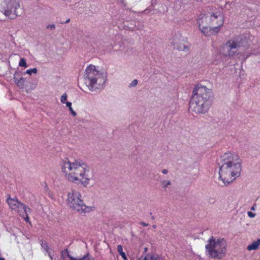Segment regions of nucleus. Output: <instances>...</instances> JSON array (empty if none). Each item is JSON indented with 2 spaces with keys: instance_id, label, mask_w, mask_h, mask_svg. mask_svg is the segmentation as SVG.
Returning a JSON list of instances; mask_svg holds the SVG:
<instances>
[{
  "instance_id": "2",
  "label": "nucleus",
  "mask_w": 260,
  "mask_h": 260,
  "mask_svg": "<svg viewBox=\"0 0 260 260\" xmlns=\"http://www.w3.org/2000/svg\"><path fill=\"white\" fill-rule=\"evenodd\" d=\"M219 178L224 185L232 182L240 175L241 163L238 156L230 152L225 153L220 158Z\"/></svg>"
},
{
  "instance_id": "31",
  "label": "nucleus",
  "mask_w": 260,
  "mask_h": 260,
  "mask_svg": "<svg viewBox=\"0 0 260 260\" xmlns=\"http://www.w3.org/2000/svg\"><path fill=\"white\" fill-rule=\"evenodd\" d=\"M66 106H67V107H69V108H70V107H72V103H71V102H67L66 103Z\"/></svg>"
},
{
  "instance_id": "26",
  "label": "nucleus",
  "mask_w": 260,
  "mask_h": 260,
  "mask_svg": "<svg viewBox=\"0 0 260 260\" xmlns=\"http://www.w3.org/2000/svg\"><path fill=\"white\" fill-rule=\"evenodd\" d=\"M137 84H138V80H137V79H135V80H134L131 82V86H136Z\"/></svg>"
},
{
  "instance_id": "16",
  "label": "nucleus",
  "mask_w": 260,
  "mask_h": 260,
  "mask_svg": "<svg viewBox=\"0 0 260 260\" xmlns=\"http://www.w3.org/2000/svg\"><path fill=\"white\" fill-rule=\"evenodd\" d=\"M61 257L62 260H78L71 256L67 249H65L61 252Z\"/></svg>"
},
{
  "instance_id": "10",
  "label": "nucleus",
  "mask_w": 260,
  "mask_h": 260,
  "mask_svg": "<svg viewBox=\"0 0 260 260\" xmlns=\"http://www.w3.org/2000/svg\"><path fill=\"white\" fill-rule=\"evenodd\" d=\"M208 19L204 14H201L197 21L200 30L205 35H207L209 34V30L211 29L209 28L210 24Z\"/></svg>"
},
{
  "instance_id": "22",
  "label": "nucleus",
  "mask_w": 260,
  "mask_h": 260,
  "mask_svg": "<svg viewBox=\"0 0 260 260\" xmlns=\"http://www.w3.org/2000/svg\"><path fill=\"white\" fill-rule=\"evenodd\" d=\"M78 260H95V259L89 255L88 254L84 255L83 257L78 259Z\"/></svg>"
},
{
  "instance_id": "28",
  "label": "nucleus",
  "mask_w": 260,
  "mask_h": 260,
  "mask_svg": "<svg viewBox=\"0 0 260 260\" xmlns=\"http://www.w3.org/2000/svg\"><path fill=\"white\" fill-rule=\"evenodd\" d=\"M55 27V26L54 24H49L46 26L47 28H51V29H54Z\"/></svg>"
},
{
  "instance_id": "29",
  "label": "nucleus",
  "mask_w": 260,
  "mask_h": 260,
  "mask_svg": "<svg viewBox=\"0 0 260 260\" xmlns=\"http://www.w3.org/2000/svg\"><path fill=\"white\" fill-rule=\"evenodd\" d=\"M69 110H70L72 115H73L74 116H76V113L73 110L72 107L69 108Z\"/></svg>"
},
{
  "instance_id": "13",
  "label": "nucleus",
  "mask_w": 260,
  "mask_h": 260,
  "mask_svg": "<svg viewBox=\"0 0 260 260\" xmlns=\"http://www.w3.org/2000/svg\"><path fill=\"white\" fill-rule=\"evenodd\" d=\"M137 260H166L165 258L155 253H148L145 256H142Z\"/></svg>"
},
{
  "instance_id": "27",
  "label": "nucleus",
  "mask_w": 260,
  "mask_h": 260,
  "mask_svg": "<svg viewBox=\"0 0 260 260\" xmlns=\"http://www.w3.org/2000/svg\"><path fill=\"white\" fill-rule=\"evenodd\" d=\"M247 214L249 217L251 218L254 217L255 216V214L251 212H248Z\"/></svg>"
},
{
  "instance_id": "18",
  "label": "nucleus",
  "mask_w": 260,
  "mask_h": 260,
  "mask_svg": "<svg viewBox=\"0 0 260 260\" xmlns=\"http://www.w3.org/2000/svg\"><path fill=\"white\" fill-rule=\"evenodd\" d=\"M213 27H209L211 29L209 30V34L207 35H214L218 32L220 30V27L219 25H213Z\"/></svg>"
},
{
  "instance_id": "3",
  "label": "nucleus",
  "mask_w": 260,
  "mask_h": 260,
  "mask_svg": "<svg viewBox=\"0 0 260 260\" xmlns=\"http://www.w3.org/2000/svg\"><path fill=\"white\" fill-rule=\"evenodd\" d=\"M213 93L210 89L202 85L197 86L193 89L189 103V110L197 114L206 113L211 105Z\"/></svg>"
},
{
  "instance_id": "17",
  "label": "nucleus",
  "mask_w": 260,
  "mask_h": 260,
  "mask_svg": "<svg viewBox=\"0 0 260 260\" xmlns=\"http://www.w3.org/2000/svg\"><path fill=\"white\" fill-rule=\"evenodd\" d=\"M14 79L15 84L18 86L20 88L22 89L24 88V79L23 78H20L19 79H18L15 76L14 77Z\"/></svg>"
},
{
  "instance_id": "5",
  "label": "nucleus",
  "mask_w": 260,
  "mask_h": 260,
  "mask_svg": "<svg viewBox=\"0 0 260 260\" xmlns=\"http://www.w3.org/2000/svg\"><path fill=\"white\" fill-rule=\"evenodd\" d=\"M86 83L91 91L100 88L106 82L104 73L98 71L95 66L90 64L85 70Z\"/></svg>"
},
{
  "instance_id": "33",
  "label": "nucleus",
  "mask_w": 260,
  "mask_h": 260,
  "mask_svg": "<svg viewBox=\"0 0 260 260\" xmlns=\"http://www.w3.org/2000/svg\"><path fill=\"white\" fill-rule=\"evenodd\" d=\"M169 171L167 169H164L162 170V173L164 174H167L168 173Z\"/></svg>"
},
{
  "instance_id": "11",
  "label": "nucleus",
  "mask_w": 260,
  "mask_h": 260,
  "mask_svg": "<svg viewBox=\"0 0 260 260\" xmlns=\"http://www.w3.org/2000/svg\"><path fill=\"white\" fill-rule=\"evenodd\" d=\"M208 19L210 25H219L222 26L223 24V18L219 12L213 13Z\"/></svg>"
},
{
  "instance_id": "25",
  "label": "nucleus",
  "mask_w": 260,
  "mask_h": 260,
  "mask_svg": "<svg viewBox=\"0 0 260 260\" xmlns=\"http://www.w3.org/2000/svg\"><path fill=\"white\" fill-rule=\"evenodd\" d=\"M141 243L140 242H139V244L138 245L135 246L134 249H136V251H139V249L141 247Z\"/></svg>"
},
{
  "instance_id": "35",
  "label": "nucleus",
  "mask_w": 260,
  "mask_h": 260,
  "mask_svg": "<svg viewBox=\"0 0 260 260\" xmlns=\"http://www.w3.org/2000/svg\"><path fill=\"white\" fill-rule=\"evenodd\" d=\"M70 21V19L69 18V19H67L65 22H64V23H69Z\"/></svg>"
},
{
  "instance_id": "20",
  "label": "nucleus",
  "mask_w": 260,
  "mask_h": 260,
  "mask_svg": "<svg viewBox=\"0 0 260 260\" xmlns=\"http://www.w3.org/2000/svg\"><path fill=\"white\" fill-rule=\"evenodd\" d=\"M117 250L119 254L121 255L124 260H127V258L125 253L123 251L122 247L121 245H118L117 246Z\"/></svg>"
},
{
  "instance_id": "37",
  "label": "nucleus",
  "mask_w": 260,
  "mask_h": 260,
  "mask_svg": "<svg viewBox=\"0 0 260 260\" xmlns=\"http://www.w3.org/2000/svg\"><path fill=\"white\" fill-rule=\"evenodd\" d=\"M152 228L153 229H155L156 228V225L155 224L153 225Z\"/></svg>"
},
{
  "instance_id": "23",
  "label": "nucleus",
  "mask_w": 260,
  "mask_h": 260,
  "mask_svg": "<svg viewBox=\"0 0 260 260\" xmlns=\"http://www.w3.org/2000/svg\"><path fill=\"white\" fill-rule=\"evenodd\" d=\"M37 73V69L36 68L28 69L26 71V73L29 75H31L32 74H36Z\"/></svg>"
},
{
  "instance_id": "9",
  "label": "nucleus",
  "mask_w": 260,
  "mask_h": 260,
  "mask_svg": "<svg viewBox=\"0 0 260 260\" xmlns=\"http://www.w3.org/2000/svg\"><path fill=\"white\" fill-rule=\"evenodd\" d=\"M6 201L11 209L17 210L19 215L21 216L22 210L24 209V207H26L25 204L19 202L16 197L11 198L10 196L8 197Z\"/></svg>"
},
{
  "instance_id": "6",
  "label": "nucleus",
  "mask_w": 260,
  "mask_h": 260,
  "mask_svg": "<svg viewBox=\"0 0 260 260\" xmlns=\"http://www.w3.org/2000/svg\"><path fill=\"white\" fill-rule=\"evenodd\" d=\"M248 48L246 40L237 36L229 40L223 46L224 55L232 57L239 54V52L246 50Z\"/></svg>"
},
{
  "instance_id": "36",
  "label": "nucleus",
  "mask_w": 260,
  "mask_h": 260,
  "mask_svg": "<svg viewBox=\"0 0 260 260\" xmlns=\"http://www.w3.org/2000/svg\"><path fill=\"white\" fill-rule=\"evenodd\" d=\"M147 250H148V248L147 247H145L144 248V251L146 252V251H147Z\"/></svg>"
},
{
  "instance_id": "30",
  "label": "nucleus",
  "mask_w": 260,
  "mask_h": 260,
  "mask_svg": "<svg viewBox=\"0 0 260 260\" xmlns=\"http://www.w3.org/2000/svg\"><path fill=\"white\" fill-rule=\"evenodd\" d=\"M231 4L229 2H225V4H224V5L223 6H221V9H224V8H226V6L228 5H230Z\"/></svg>"
},
{
  "instance_id": "8",
  "label": "nucleus",
  "mask_w": 260,
  "mask_h": 260,
  "mask_svg": "<svg viewBox=\"0 0 260 260\" xmlns=\"http://www.w3.org/2000/svg\"><path fill=\"white\" fill-rule=\"evenodd\" d=\"M19 7V0H4L0 10L6 16L13 19L19 15L17 10Z\"/></svg>"
},
{
  "instance_id": "12",
  "label": "nucleus",
  "mask_w": 260,
  "mask_h": 260,
  "mask_svg": "<svg viewBox=\"0 0 260 260\" xmlns=\"http://www.w3.org/2000/svg\"><path fill=\"white\" fill-rule=\"evenodd\" d=\"M172 44L174 47L179 51H184L186 48L183 43V39L180 34H175L173 37Z\"/></svg>"
},
{
  "instance_id": "1",
  "label": "nucleus",
  "mask_w": 260,
  "mask_h": 260,
  "mask_svg": "<svg viewBox=\"0 0 260 260\" xmlns=\"http://www.w3.org/2000/svg\"><path fill=\"white\" fill-rule=\"evenodd\" d=\"M60 166L64 177L70 182L87 186L93 178V173L90 172L89 167L81 160L71 161L67 159L61 162Z\"/></svg>"
},
{
  "instance_id": "14",
  "label": "nucleus",
  "mask_w": 260,
  "mask_h": 260,
  "mask_svg": "<svg viewBox=\"0 0 260 260\" xmlns=\"http://www.w3.org/2000/svg\"><path fill=\"white\" fill-rule=\"evenodd\" d=\"M30 213V209L28 207H24V209L21 212V217L24 218L27 222H29V214Z\"/></svg>"
},
{
  "instance_id": "24",
  "label": "nucleus",
  "mask_w": 260,
  "mask_h": 260,
  "mask_svg": "<svg viewBox=\"0 0 260 260\" xmlns=\"http://www.w3.org/2000/svg\"><path fill=\"white\" fill-rule=\"evenodd\" d=\"M67 100V95L66 93H64V94H63L61 96L60 101L62 103H66V102Z\"/></svg>"
},
{
  "instance_id": "34",
  "label": "nucleus",
  "mask_w": 260,
  "mask_h": 260,
  "mask_svg": "<svg viewBox=\"0 0 260 260\" xmlns=\"http://www.w3.org/2000/svg\"><path fill=\"white\" fill-rule=\"evenodd\" d=\"M256 205L255 204H254L252 207L251 208V210L254 211L256 209Z\"/></svg>"
},
{
  "instance_id": "4",
  "label": "nucleus",
  "mask_w": 260,
  "mask_h": 260,
  "mask_svg": "<svg viewBox=\"0 0 260 260\" xmlns=\"http://www.w3.org/2000/svg\"><path fill=\"white\" fill-rule=\"evenodd\" d=\"M226 242L222 238L211 237L205 246L207 254L212 258L221 259L226 252Z\"/></svg>"
},
{
  "instance_id": "19",
  "label": "nucleus",
  "mask_w": 260,
  "mask_h": 260,
  "mask_svg": "<svg viewBox=\"0 0 260 260\" xmlns=\"http://www.w3.org/2000/svg\"><path fill=\"white\" fill-rule=\"evenodd\" d=\"M160 184L162 187L166 190L167 188L169 187V186L172 184V182L170 180H162L160 181Z\"/></svg>"
},
{
  "instance_id": "38",
  "label": "nucleus",
  "mask_w": 260,
  "mask_h": 260,
  "mask_svg": "<svg viewBox=\"0 0 260 260\" xmlns=\"http://www.w3.org/2000/svg\"><path fill=\"white\" fill-rule=\"evenodd\" d=\"M0 260H5V259L3 257H0Z\"/></svg>"
},
{
  "instance_id": "39",
  "label": "nucleus",
  "mask_w": 260,
  "mask_h": 260,
  "mask_svg": "<svg viewBox=\"0 0 260 260\" xmlns=\"http://www.w3.org/2000/svg\"><path fill=\"white\" fill-rule=\"evenodd\" d=\"M44 245L46 246V248H48V245L47 244H45Z\"/></svg>"
},
{
  "instance_id": "7",
  "label": "nucleus",
  "mask_w": 260,
  "mask_h": 260,
  "mask_svg": "<svg viewBox=\"0 0 260 260\" xmlns=\"http://www.w3.org/2000/svg\"><path fill=\"white\" fill-rule=\"evenodd\" d=\"M67 204L77 212L82 213L86 211L87 207L82 199L81 194L75 189H71L68 192Z\"/></svg>"
},
{
  "instance_id": "32",
  "label": "nucleus",
  "mask_w": 260,
  "mask_h": 260,
  "mask_svg": "<svg viewBox=\"0 0 260 260\" xmlns=\"http://www.w3.org/2000/svg\"><path fill=\"white\" fill-rule=\"evenodd\" d=\"M140 224L143 226H148V223H146L144 222H140Z\"/></svg>"
},
{
  "instance_id": "21",
  "label": "nucleus",
  "mask_w": 260,
  "mask_h": 260,
  "mask_svg": "<svg viewBox=\"0 0 260 260\" xmlns=\"http://www.w3.org/2000/svg\"><path fill=\"white\" fill-rule=\"evenodd\" d=\"M19 66L24 68H26L27 67L26 60L24 58H20L19 62Z\"/></svg>"
},
{
  "instance_id": "15",
  "label": "nucleus",
  "mask_w": 260,
  "mask_h": 260,
  "mask_svg": "<svg viewBox=\"0 0 260 260\" xmlns=\"http://www.w3.org/2000/svg\"><path fill=\"white\" fill-rule=\"evenodd\" d=\"M260 245V239H258L256 241H253L251 244L249 245L247 249L249 251L255 250L257 249Z\"/></svg>"
}]
</instances>
